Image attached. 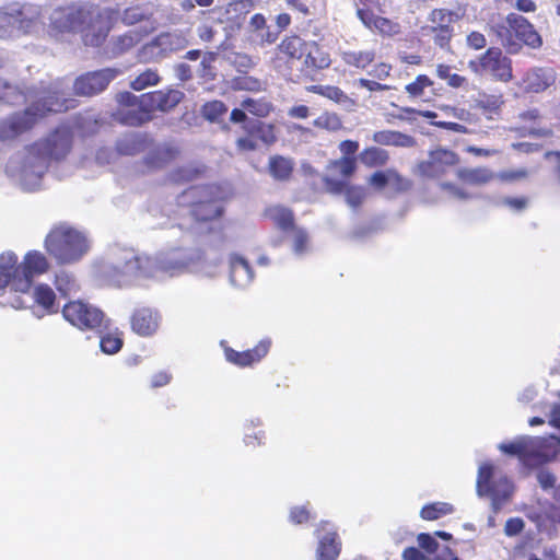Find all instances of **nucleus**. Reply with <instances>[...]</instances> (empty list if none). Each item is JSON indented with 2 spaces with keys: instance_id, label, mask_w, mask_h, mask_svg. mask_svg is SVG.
Returning a JSON list of instances; mask_svg holds the SVG:
<instances>
[{
  "instance_id": "1",
  "label": "nucleus",
  "mask_w": 560,
  "mask_h": 560,
  "mask_svg": "<svg viewBox=\"0 0 560 560\" xmlns=\"http://www.w3.org/2000/svg\"><path fill=\"white\" fill-rule=\"evenodd\" d=\"M220 261L197 248L174 247L154 256L137 255L130 249L113 252L100 267L106 283L121 288L139 280L163 281L184 273L214 277Z\"/></svg>"
},
{
  "instance_id": "2",
  "label": "nucleus",
  "mask_w": 560,
  "mask_h": 560,
  "mask_svg": "<svg viewBox=\"0 0 560 560\" xmlns=\"http://www.w3.org/2000/svg\"><path fill=\"white\" fill-rule=\"evenodd\" d=\"M69 84L62 79L42 86L38 91L24 94L16 86L0 79V103L18 105L31 101L22 113H15L0 120V141H10L30 130L47 113H61L74 106V100L66 97Z\"/></svg>"
},
{
  "instance_id": "3",
  "label": "nucleus",
  "mask_w": 560,
  "mask_h": 560,
  "mask_svg": "<svg viewBox=\"0 0 560 560\" xmlns=\"http://www.w3.org/2000/svg\"><path fill=\"white\" fill-rule=\"evenodd\" d=\"M71 147L70 128L59 127L46 138L14 154L5 166V173L23 190H37L42 187L49 162L63 160Z\"/></svg>"
},
{
  "instance_id": "4",
  "label": "nucleus",
  "mask_w": 560,
  "mask_h": 560,
  "mask_svg": "<svg viewBox=\"0 0 560 560\" xmlns=\"http://www.w3.org/2000/svg\"><path fill=\"white\" fill-rule=\"evenodd\" d=\"M112 13L92 3L73 4L54 10L50 24L61 33L82 32L88 44L98 46L110 30Z\"/></svg>"
},
{
  "instance_id": "5",
  "label": "nucleus",
  "mask_w": 560,
  "mask_h": 560,
  "mask_svg": "<svg viewBox=\"0 0 560 560\" xmlns=\"http://www.w3.org/2000/svg\"><path fill=\"white\" fill-rule=\"evenodd\" d=\"M50 262L40 250H28L20 261L14 252L0 255V296L8 293L28 294L34 279L48 272Z\"/></svg>"
},
{
  "instance_id": "6",
  "label": "nucleus",
  "mask_w": 560,
  "mask_h": 560,
  "mask_svg": "<svg viewBox=\"0 0 560 560\" xmlns=\"http://www.w3.org/2000/svg\"><path fill=\"white\" fill-rule=\"evenodd\" d=\"M90 246L86 234L67 223L54 226L44 241L46 252L60 265L81 260Z\"/></svg>"
},
{
  "instance_id": "7",
  "label": "nucleus",
  "mask_w": 560,
  "mask_h": 560,
  "mask_svg": "<svg viewBox=\"0 0 560 560\" xmlns=\"http://www.w3.org/2000/svg\"><path fill=\"white\" fill-rule=\"evenodd\" d=\"M499 450L508 455L517 456L528 467H535L553 459L559 451L553 438L520 436L510 443H501Z\"/></svg>"
},
{
  "instance_id": "8",
  "label": "nucleus",
  "mask_w": 560,
  "mask_h": 560,
  "mask_svg": "<svg viewBox=\"0 0 560 560\" xmlns=\"http://www.w3.org/2000/svg\"><path fill=\"white\" fill-rule=\"evenodd\" d=\"M476 491L479 498L491 499L492 511L497 514L511 499L514 486L505 475L498 471L495 466L486 462L479 465Z\"/></svg>"
},
{
  "instance_id": "9",
  "label": "nucleus",
  "mask_w": 560,
  "mask_h": 560,
  "mask_svg": "<svg viewBox=\"0 0 560 560\" xmlns=\"http://www.w3.org/2000/svg\"><path fill=\"white\" fill-rule=\"evenodd\" d=\"M40 14V7L28 2H13L0 8V38L31 32Z\"/></svg>"
},
{
  "instance_id": "10",
  "label": "nucleus",
  "mask_w": 560,
  "mask_h": 560,
  "mask_svg": "<svg viewBox=\"0 0 560 560\" xmlns=\"http://www.w3.org/2000/svg\"><path fill=\"white\" fill-rule=\"evenodd\" d=\"M180 208H188L199 221H208L219 218L222 206L217 197V188L213 186L190 187L177 197Z\"/></svg>"
},
{
  "instance_id": "11",
  "label": "nucleus",
  "mask_w": 560,
  "mask_h": 560,
  "mask_svg": "<svg viewBox=\"0 0 560 560\" xmlns=\"http://www.w3.org/2000/svg\"><path fill=\"white\" fill-rule=\"evenodd\" d=\"M2 298L3 300L0 301V304L10 305L16 310L25 308L31 305L35 306L33 313L37 318L55 314L59 308L56 293L46 283L32 284L27 295L12 292Z\"/></svg>"
},
{
  "instance_id": "12",
  "label": "nucleus",
  "mask_w": 560,
  "mask_h": 560,
  "mask_svg": "<svg viewBox=\"0 0 560 560\" xmlns=\"http://www.w3.org/2000/svg\"><path fill=\"white\" fill-rule=\"evenodd\" d=\"M355 170V162L350 158H342L330 163L329 174L325 177L326 189L332 194L346 192L347 203L352 207H359L365 198V190L362 187H348L346 178Z\"/></svg>"
},
{
  "instance_id": "13",
  "label": "nucleus",
  "mask_w": 560,
  "mask_h": 560,
  "mask_svg": "<svg viewBox=\"0 0 560 560\" xmlns=\"http://www.w3.org/2000/svg\"><path fill=\"white\" fill-rule=\"evenodd\" d=\"M63 318L80 330H96L107 327V318L103 311L88 302L70 301L62 307Z\"/></svg>"
},
{
  "instance_id": "14",
  "label": "nucleus",
  "mask_w": 560,
  "mask_h": 560,
  "mask_svg": "<svg viewBox=\"0 0 560 560\" xmlns=\"http://www.w3.org/2000/svg\"><path fill=\"white\" fill-rule=\"evenodd\" d=\"M468 68L477 75L490 74L498 81L512 80V60L499 48H489L483 55L468 62Z\"/></svg>"
},
{
  "instance_id": "15",
  "label": "nucleus",
  "mask_w": 560,
  "mask_h": 560,
  "mask_svg": "<svg viewBox=\"0 0 560 560\" xmlns=\"http://www.w3.org/2000/svg\"><path fill=\"white\" fill-rule=\"evenodd\" d=\"M187 46L188 39L182 32L162 33L142 47L140 57L145 61L159 60Z\"/></svg>"
},
{
  "instance_id": "16",
  "label": "nucleus",
  "mask_w": 560,
  "mask_h": 560,
  "mask_svg": "<svg viewBox=\"0 0 560 560\" xmlns=\"http://www.w3.org/2000/svg\"><path fill=\"white\" fill-rule=\"evenodd\" d=\"M117 102L120 108L114 116L120 124L139 126L150 120V110L142 106L141 96H136L130 92H122L117 95Z\"/></svg>"
},
{
  "instance_id": "17",
  "label": "nucleus",
  "mask_w": 560,
  "mask_h": 560,
  "mask_svg": "<svg viewBox=\"0 0 560 560\" xmlns=\"http://www.w3.org/2000/svg\"><path fill=\"white\" fill-rule=\"evenodd\" d=\"M117 74L118 71L112 68L88 72L75 79L73 91L80 96L95 95L103 92Z\"/></svg>"
},
{
  "instance_id": "18",
  "label": "nucleus",
  "mask_w": 560,
  "mask_h": 560,
  "mask_svg": "<svg viewBox=\"0 0 560 560\" xmlns=\"http://www.w3.org/2000/svg\"><path fill=\"white\" fill-rule=\"evenodd\" d=\"M306 44L298 36H290L282 39L276 49L273 59L275 68L281 70L283 66L299 69L304 56Z\"/></svg>"
},
{
  "instance_id": "19",
  "label": "nucleus",
  "mask_w": 560,
  "mask_h": 560,
  "mask_svg": "<svg viewBox=\"0 0 560 560\" xmlns=\"http://www.w3.org/2000/svg\"><path fill=\"white\" fill-rule=\"evenodd\" d=\"M457 162V155L453 151L440 148L431 151L429 159L421 162L418 170L422 176L436 178L446 174L448 168L456 165Z\"/></svg>"
},
{
  "instance_id": "20",
  "label": "nucleus",
  "mask_w": 560,
  "mask_h": 560,
  "mask_svg": "<svg viewBox=\"0 0 560 560\" xmlns=\"http://www.w3.org/2000/svg\"><path fill=\"white\" fill-rule=\"evenodd\" d=\"M161 319L162 317L156 310L139 307L135 310L131 316V329L141 337H150L159 330Z\"/></svg>"
},
{
  "instance_id": "21",
  "label": "nucleus",
  "mask_w": 560,
  "mask_h": 560,
  "mask_svg": "<svg viewBox=\"0 0 560 560\" xmlns=\"http://www.w3.org/2000/svg\"><path fill=\"white\" fill-rule=\"evenodd\" d=\"M184 97V93L178 90L155 91L141 95L142 106L151 112H167L174 108Z\"/></svg>"
},
{
  "instance_id": "22",
  "label": "nucleus",
  "mask_w": 560,
  "mask_h": 560,
  "mask_svg": "<svg viewBox=\"0 0 560 560\" xmlns=\"http://www.w3.org/2000/svg\"><path fill=\"white\" fill-rule=\"evenodd\" d=\"M341 542L329 523L318 529L317 560H336L340 553Z\"/></svg>"
},
{
  "instance_id": "23",
  "label": "nucleus",
  "mask_w": 560,
  "mask_h": 560,
  "mask_svg": "<svg viewBox=\"0 0 560 560\" xmlns=\"http://www.w3.org/2000/svg\"><path fill=\"white\" fill-rule=\"evenodd\" d=\"M229 278L230 283L238 289H245L252 283L254 279V272L248 261L244 257L237 254L230 255Z\"/></svg>"
},
{
  "instance_id": "24",
  "label": "nucleus",
  "mask_w": 560,
  "mask_h": 560,
  "mask_svg": "<svg viewBox=\"0 0 560 560\" xmlns=\"http://www.w3.org/2000/svg\"><path fill=\"white\" fill-rule=\"evenodd\" d=\"M270 340H261L254 349L246 351H235L224 346L225 359L238 366H247L259 362L269 351Z\"/></svg>"
},
{
  "instance_id": "25",
  "label": "nucleus",
  "mask_w": 560,
  "mask_h": 560,
  "mask_svg": "<svg viewBox=\"0 0 560 560\" xmlns=\"http://www.w3.org/2000/svg\"><path fill=\"white\" fill-rule=\"evenodd\" d=\"M329 65V55L319 48L315 43H307L299 70L304 72L306 75H311L317 70L328 68Z\"/></svg>"
},
{
  "instance_id": "26",
  "label": "nucleus",
  "mask_w": 560,
  "mask_h": 560,
  "mask_svg": "<svg viewBox=\"0 0 560 560\" xmlns=\"http://www.w3.org/2000/svg\"><path fill=\"white\" fill-rule=\"evenodd\" d=\"M508 23L515 33L516 37L522 40L525 45L532 48H538L541 46V37L535 31L534 26L522 15L510 14L508 16Z\"/></svg>"
},
{
  "instance_id": "27",
  "label": "nucleus",
  "mask_w": 560,
  "mask_h": 560,
  "mask_svg": "<svg viewBox=\"0 0 560 560\" xmlns=\"http://www.w3.org/2000/svg\"><path fill=\"white\" fill-rule=\"evenodd\" d=\"M179 155V149L173 143L156 145L147 156L145 164L150 168H161Z\"/></svg>"
},
{
  "instance_id": "28",
  "label": "nucleus",
  "mask_w": 560,
  "mask_h": 560,
  "mask_svg": "<svg viewBox=\"0 0 560 560\" xmlns=\"http://www.w3.org/2000/svg\"><path fill=\"white\" fill-rule=\"evenodd\" d=\"M357 14L362 23L370 30H376L384 35H395L399 33V25L390 20L374 15L371 11L358 9Z\"/></svg>"
},
{
  "instance_id": "29",
  "label": "nucleus",
  "mask_w": 560,
  "mask_h": 560,
  "mask_svg": "<svg viewBox=\"0 0 560 560\" xmlns=\"http://www.w3.org/2000/svg\"><path fill=\"white\" fill-rule=\"evenodd\" d=\"M100 335V347L105 354L117 353L122 345V334L118 328L110 327V320L107 318V327H102L95 330Z\"/></svg>"
},
{
  "instance_id": "30",
  "label": "nucleus",
  "mask_w": 560,
  "mask_h": 560,
  "mask_svg": "<svg viewBox=\"0 0 560 560\" xmlns=\"http://www.w3.org/2000/svg\"><path fill=\"white\" fill-rule=\"evenodd\" d=\"M527 516L537 523L540 532L553 536L557 532V526H560V506L550 505L545 514L529 512Z\"/></svg>"
},
{
  "instance_id": "31",
  "label": "nucleus",
  "mask_w": 560,
  "mask_h": 560,
  "mask_svg": "<svg viewBox=\"0 0 560 560\" xmlns=\"http://www.w3.org/2000/svg\"><path fill=\"white\" fill-rule=\"evenodd\" d=\"M552 82L551 72L541 68L528 71L523 80L524 89L534 93L545 91Z\"/></svg>"
},
{
  "instance_id": "32",
  "label": "nucleus",
  "mask_w": 560,
  "mask_h": 560,
  "mask_svg": "<svg viewBox=\"0 0 560 560\" xmlns=\"http://www.w3.org/2000/svg\"><path fill=\"white\" fill-rule=\"evenodd\" d=\"M373 141L382 145H394L399 148H411L416 144L415 139L406 133L395 130L376 131Z\"/></svg>"
},
{
  "instance_id": "33",
  "label": "nucleus",
  "mask_w": 560,
  "mask_h": 560,
  "mask_svg": "<svg viewBox=\"0 0 560 560\" xmlns=\"http://www.w3.org/2000/svg\"><path fill=\"white\" fill-rule=\"evenodd\" d=\"M149 139L142 133H128L121 137L116 148L119 154L122 155H135L143 151L148 145Z\"/></svg>"
},
{
  "instance_id": "34",
  "label": "nucleus",
  "mask_w": 560,
  "mask_h": 560,
  "mask_svg": "<svg viewBox=\"0 0 560 560\" xmlns=\"http://www.w3.org/2000/svg\"><path fill=\"white\" fill-rule=\"evenodd\" d=\"M460 15L447 9H434L430 12L428 21L431 23L430 31L453 28L452 24L457 22Z\"/></svg>"
},
{
  "instance_id": "35",
  "label": "nucleus",
  "mask_w": 560,
  "mask_h": 560,
  "mask_svg": "<svg viewBox=\"0 0 560 560\" xmlns=\"http://www.w3.org/2000/svg\"><path fill=\"white\" fill-rule=\"evenodd\" d=\"M249 30L255 34L253 39L261 45L271 44L277 39V33L269 31L262 14L257 13L250 18Z\"/></svg>"
},
{
  "instance_id": "36",
  "label": "nucleus",
  "mask_w": 560,
  "mask_h": 560,
  "mask_svg": "<svg viewBox=\"0 0 560 560\" xmlns=\"http://www.w3.org/2000/svg\"><path fill=\"white\" fill-rule=\"evenodd\" d=\"M270 175L277 180H287L292 174L294 163L291 159L281 155H275L268 163Z\"/></svg>"
},
{
  "instance_id": "37",
  "label": "nucleus",
  "mask_w": 560,
  "mask_h": 560,
  "mask_svg": "<svg viewBox=\"0 0 560 560\" xmlns=\"http://www.w3.org/2000/svg\"><path fill=\"white\" fill-rule=\"evenodd\" d=\"M456 174L459 179L474 185L486 184L495 178V175L486 167L460 168Z\"/></svg>"
},
{
  "instance_id": "38",
  "label": "nucleus",
  "mask_w": 560,
  "mask_h": 560,
  "mask_svg": "<svg viewBox=\"0 0 560 560\" xmlns=\"http://www.w3.org/2000/svg\"><path fill=\"white\" fill-rule=\"evenodd\" d=\"M55 287L61 296L68 298L80 291V284L73 275L61 270L56 273Z\"/></svg>"
},
{
  "instance_id": "39",
  "label": "nucleus",
  "mask_w": 560,
  "mask_h": 560,
  "mask_svg": "<svg viewBox=\"0 0 560 560\" xmlns=\"http://www.w3.org/2000/svg\"><path fill=\"white\" fill-rule=\"evenodd\" d=\"M267 215L282 231H289L295 228L293 225V213L290 209L282 206H272L267 209Z\"/></svg>"
},
{
  "instance_id": "40",
  "label": "nucleus",
  "mask_w": 560,
  "mask_h": 560,
  "mask_svg": "<svg viewBox=\"0 0 560 560\" xmlns=\"http://www.w3.org/2000/svg\"><path fill=\"white\" fill-rule=\"evenodd\" d=\"M342 60L348 65L359 69H365L375 59V52L373 50H349L341 52Z\"/></svg>"
},
{
  "instance_id": "41",
  "label": "nucleus",
  "mask_w": 560,
  "mask_h": 560,
  "mask_svg": "<svg viewBox=\"0 0 560 560\" xmlns=\"http://www.w3.org/2000/svg\"><path fill=\"white\" fill-rule=\"evenodd\" d=\"M360 160L366 166H382L388 161V153L384 149L371 147L361 152Z\"/></svg>"
},
{
  "instance_id": "42",
  "label": "nucleus",
  "mask_w": 560,
  "mask_h": 560,
  "mask_svg": "<svg viewBox=\"0 0 560 560\" xmlns=\"http://www.w3.org/2000/svg\"><path fill=\"white\" fill-rule=\"evenodd\" d=\"M228 106L222 101H211L201 107V115L210 122H219L226 114Z\"/></svg>"
},
{
  "instance_id": "43",
  "label": "nucleus",
  "mask_w": 560,
  "mask_h": 560,
  "mask_svg": "<svg viewBox=\"0 0 560 560\" xmlns=\"http://www.w3.org/2000/svg\"><path fill=\"white\" fill-rule=\"evenodd\" d=\"M454 509L450 503L435 502L422 508L420 515L423 520L434 521L441 516L453 513Z\"/></svg>"
},
{
  "instance_id": "44",
  "label": "nucleus",
  "mask_w": 560,
  "mask_h": 560,
  "mask_svg": "<svg viewBox=\"0 0 560 560\" xmlns=\"http://www.w3.org/2000/svg\"><path fill=\"white\" fill-rule=\"evenodd\" d=\"M202 167L196 165H185L174 170L170 178L174 183H187L195 179L201 172Z\"/></svg>"
},
{
  "instance_id": "45",
  "label": "nucleus",
  "mask_w": 560,
  "mask_h": 560,
  "mask_svg": "<svg viewBox=\"0 0 560 560\" xmlns=\"http://www.w3.org/2000/svg\"><path fill=\"white\" fill-rule=\"evenodd\" d=\"M160 82V77L156 71L148 69L136 77L131 82L130 86L135 91H142L149 86L156 85Z\"/></svg>"
},
{
  "instance_id": "46",
  "label": "nucleus",
  "mask_w": 560,
  "mask_h": 560,
  "mask_svg": "<svg viewBox=\"0 0 560 560\" xmlns=\"http://www.w3.org/2000/svg\"><path fill=\"white\" fill-rule=\"evenodd\" d=\"M243 109L248 113L258 116L266 117L271 112V104L264 100L246 98L241 103Z\"/></svg>"
},
{
  "instance_id": "47",
  "label": "nucleus",
  "mask_w": 560,
  "mask_h": 560,
  "mask_svg": "<svg viewBox=\"0 0 560 560\" xmlns=\"http://www.w3.org/2000/svg\"><path fill=\"white\" fill-rule=\"evenodd\" d=\"M436 75L441 79L446 81V83L451 88H462L465 83H467V79L463 75H459L457 73L451 72V67L447 65L440 63L436 66Z\"/></svg>"
},
{
  "instance_id": "48",
  "label": "nucleus",
  "mask_w": 560,
  "mask_h": 560,
  "mask_svg": "<svg viewBox=\"0 0 560 560\" xmlns=\"http://www.w3.org/2000/svg\"><path fill=\"white\" fill-rule=\"evenodd\" d=\"M293 237V252L302 256L308 252V235L303 229L293 228L291 230Z\"/></svg>"
},
{
  "instance_id": "49",
  "label": "nucleus",
  "mask_w": 560,
  "mask_h": 560,
  "mask_svg": "<svg viewBox=\"0 0 560 560\" xmlns=\"http://www.w3.org/2000/svg\"><path fill=\"white\" fill-rule=\"evenodd\" d=\"M314 92L336 102L339 104H343L349 101L347 94L337 86L326 85V86H314Z\"/></svg>"
},
{
  "instance_id": "50",
  "label": "nucleus",
  "mask_w": 560,
  "mask_h": 560,
  "mask_svg": "<svg viewBox=\"0 0 560 560\" xmlns=\"http://www.w3.org/2000/svg\"><path fill=\"white\" fill-rule=\"evenodd\" d=\"M313 125L317 128L335 131L340 129L341 121L336 114L324 113L313 121Z\"/></svg>"
},
{
  "instance_id": "51",
  "label": "nucleus",
  "mask_w": 560,
  "mask_h": 560,
  "mask_svg": "<svg viewBox=\"0 0 560 560\" xmlns=\"http://www.w3.org/2000/svg\"><path fill=\"white\" fill-rule=\"evenodd\" d=\"M433 81L424 74H420L416 80L406 85V91L411 97H419L423 94L424 89L431 86Z\"/></svg>"
},
{
  "instance_id": "52",
  "label": "nucleus",
  "mask_w": 560,
  "mask_h": 560,
  "mask_svg": "<svg viewBox=\"0 0 560 560\" xmlns=\"http://www.w3.org/2000/svg\"><path fill=\"white\" fill-rule=\"evenodd\" d=\"M140 34L136 31H130L117 38L116 50L122 52L130 49L140 40Z\"/></svg>"
},
{
  "instance_id": "53",
  "label": "nucleus",
  "mask_w": 560,
  "mask_h": 560,
  "mask_svg": "<svg viewBox=\"0 0 560 560\" xmlns=\"http://www.w3.org/2000/svg\"><path fill=\"white\" fill-rule=\"evenodd\" d=\"M387 186L392 187L395 191L401 192L410 188L411 183L407 178L399 175L395 170H389V180Z\"/></svg>"
},
{
  "instance_id": "54",
  "label": "nucleus",
  "mask_w": 560,
  "mask_h": 560,
  "mask_svg": "<svg viewBox=\"0 0 560 560\" xmlns=\"http://www.w3.org/2000/svg\"><path fill=\"white\" fill-rule=\"evenodd\" d=\"M536 479L544 490L552 489L556 486L555 475L547 468H540L536 472Z\"/></svg>"
},
{
  "instance_id": "55",
  "label": "nucleus",
  "mask_w": 560,
  "mask_h": 560,
  "mask_svg": "<svg viewBox=\"0 0 560 560\" xmlns=\"http://www.w3.org/2000/svg\"><path fill=\"white\" fill-rule=\"evenodd\" d=\"M255 128L257 130L258 137L266 144H271L276 141V135L271 125L256 121Z\"/></svg>"
},
{
  "instance_id": "56",
  "label": "nucleus",
  "mask_w": 560,
  "mask_h": 560,
  "mask_svg": "<svg viewBox=\"0 0 560 560\" xmlns=\"http://www.w3.org/2000/svg\"><path fill=\"white\" fill-rule=\"evenodd\" d=\"M144 18L145 14L143 13L142 9L135 7L125 10L121 20L126 25H133L144 20Z\"/></svg>"
},
{
  "instance_id": "57",
  "label": "nucleus",
  "mask_w": 560,
  "mask_h": 560,
  "mask_svg": "<svg viewBox=\"0 0 560 560\" xmlns=\"http://www.w3.org/2000/svg\"><path fill=\"white\" fill-rule=\"evenodd\" d=\"M418 544L424 549L428 553L432 555L439 550V542L435 540L433 536L430 534L421 533L418 535Z\"/></svg>"
},
{
  "instance_id": "58",
  "label": "nucleus",
  "mask_w": 560,
  "mask_h": 560,
  "mask_svg": "<svg viewBox=\"0 0 560 560\" xmlns=\"http://www.w3.org/2000/svg\"><path fill=\"white\" fill-rule=\"evenodd\" d=\"M440 187L442 190H445L450 194L451 197L458 199V200H467L472 198L471 195H469L464 188L458 187L452 183H441Z\"/></svg>"
},
{
  "instance_id": "59",
  "label": "nucleus",
  "mask_w": 560,
  "mask_h": 560,
  "mask_svg": "<svg viewBox=\"0 0 560 560\" xmlns=\"http://www.w3.org/2000/svg\"><path fill=\"white\" fill-rule=\"evenodd\" d=\"M431 33L433 34L434 43L438 46H440L441 48H445L446 46H448V44L453 37L454 30L453 28L435 30V31H431Z\"/></svg>"
},
{
  "instance_id": "60",
  "label": "nucleus",
  "mask_w": 560,
  "mask_h": 560,
  "mask_svg": "<svg viewBox=\"0 0 560 560\" xmlns=\"http://www.w3.org/2000/svg\"><path fill=\"white\" fill-rule=\"evenodd\" d=\"M261 0H233L229 3L228 12L247 13L249 10Z\"/></svg>"
},
{
  "instance_id": "61",
  "label": "nucleus",
  "mask_w": 560,
  "mask_h": 560,
  "mask_svg": "<svg viewBox=\"0 0 560 560\" xmlns=\"http://www.w3.org/2000/svg\"><path fill=\"white\" fill-rule=\"evenodd\" d=\"M524 521L520 517L509 518L504 526V533L509 537L518 535L524 529Z\"/></svg>"
},
{
  "instance_id": "62",
  "label": "nucleus",
  "mask_w": 560,
  "mask_h": 560,
  "mask_svg": "<svg viewBox=\"0 0 560 560\" xmlns=\"http://www.w3.org/2000/svg\"><path fill=\"white\" fill-rule=\"evenodd\" d=\"M528 172L525 168H517V170H510V171H503L495 175V177H499L501 180L504 182H515L523 179L527 177Z\"/></svg>"
},
{
  "instance_id": "63",
  "label": "nucleus",
  "mask_w": 560,
  "mask_h": 560,
  "mask_svg": "<svg viewBox=\"0 0 560 560\" xmlns=\"http://www.w3.org/2000/svg\"><path fill=\"white\" fill-rule=\"evenodd\" d=\"M467 45L476 50L482 49L487 45V39L483 34L479 32H471L467 35Z\"/></svg>"
},
{
  "instance_id": "64",
  "label": "nucleus",
  "mask_w": 560,
  "mask_h": 560,
  "mask_svg": "<svg viewBox=\"0 0 560 560\" xmlns=\"http://www.w3.org/2000/svg\"><path fill=\"white\" fill-rule=\"evenodd\" d=\"M310 518V512L305 506H295L290 512V521L294 524H302Z\"/></svg>"
}]
</instances>
